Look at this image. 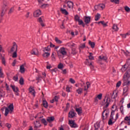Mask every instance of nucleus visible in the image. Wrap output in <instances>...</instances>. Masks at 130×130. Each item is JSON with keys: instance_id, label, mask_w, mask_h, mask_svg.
<instances>
[{"instance_id": "nucleus-1", "label": "nucleus", "mask_w": 130, "mask_h": 130, "mask_svg": "<svg viewBox=\"0 0 130 130\" xmlns=\"http://www.w3.org/2000/svg\"><path fill=\"white\" fill-rule=\"evenodd\" d=\"M110 98H109V94L107 93L105 97L104 100L102 102V105L103 107L104 111L102 113V118L103 119H106L109 115V110L106 109L109 106L111 102Z\"/></svg>"}, {"instance_id": "nucleus-2", "label": "nucleus", "mask_w": 130, "mask_h": 130, "mask_svg": "<svg viewBox=\"0 0 130 130\" xmlns=\"http://www.w3.org/2000/svg\"><path fill=\"white\" fill-rule=\"evenodd\" d=\"M122 81H123V86H129L130 72H126L124 74Z\"/></svg>"}, {"instance_id": "nucleus-3", "label": "nucleus", "mask_w": 130, "mask_h": 130, "mask_svg": "<svg viewBox=\"0 0 130 130\" xmlns=\"http://www.w3.org/2000/svg\"><path fill=\"white\" fill-rule=\"evenodd\" d=\"M14 111V105L13 104H11L8 107L5 108V116H8V114L9 113H13Z\"/></svg>"}, {"instance_id": "nucleus-4", "label": "nucleus", "mask_w": 130, "mask_h": 130, "mask_svg": "<svg viewBox=\"0 0 130 130\" xmlns=\"http://www.w3.org/2000/svg\"><path fill=\"white\" fill-rule=\"evenodd\" d=\"M90 86H91V84L89 82H87L86 84H85L84 82H82V83H80V86L83 88V90L85 92H88V89H89V87H90Z\"/></svg>"}, {"instance_id": "nucleus-5", "label": "nucleus", "mask_w": 130, "mask_h": 130, "mask_svg": "<svg viewBox=\"0 0 130 130\" xmlns=\"http://www.w3.org/2000/svg\"><path fill=\"white\" fill-rule=\"evenodd\" d=\"M57 53L58 55H59V54H62L63 56H65V55H67V52L64 47H61L58 51Z\"/></svg>"}, {"instance_id": "nucleus-6", "label": "nucleus", "mask_w": 130, "mask_h": 130, "mask_svg": "<svg viewBox=\"0 0 130 130\" xmlns=\"http://www.w3.org/2000/svg\"><path fill=\"white\" fill-rule=\"evenodd\" d=\"M29 93L33 96V97H35L36 92H35V89H34V87L33 86H30L29 88Z\"/></svg>"}, {"instance_id": "nucleus-7", "label": "nucleus", "mask_w": 130, "mask_h": 130, "mask_svg": "<svg viewBox=\"0 0 130 130\" xmlns=\"http://www.w3.org/2000/svg\"><path fill=\"white\" fill-rule=\"evenodd\" d=\"M30 54H29V55H38V54H39V52L37 48H34L30 51Z\"/></svg>"}, {"instance_id": "nucleus-8", "label": "nucleus", "mask_w": 130, "mask_h": 130, "mask_svg": "<svg viewBox=\"0 0 130 130\" xmlns=\"http://www.w3.org/2000/svg\"><path fill=\"white\" fill-rule=\"evenodd\" d=\"M18 50V45L16 43H13L12 47L11 48V51L12 52H17Z\"/></svg>"}, {"instance_id": "nucleus-9", "label": "nucleus", "mask_w": 130, "mask_h": 130, "mask_svg": "<svg viewBox=\"0 0 130 130\" xmlns=\"http://www.w3.org/2000/svg\"><path fill=\"white\" fill-rule=\"evenodd\" d=\"M69 124L71 127H78V125L75 123V121L72 120H69Z\"/></svg>"}, {"instance_id": "nucleus-10", "label": "nucleus", "mask_w": 130, "mask_h": 130, "mask_svg": "<svg viewBox=\"0 0 130 130\" xmlns=\"http://www.w3.org/2000/svg\"><path fill=\"white\" fill-rule=\"evenodd\" d=\"M124 122H125L126 124H127V125H130V115L125 117L124 119Z\"/></svg>"}, {"instance_id": "nucleus-11", "label": "nucleus", "mask_w": 130, "mask_h": 130, "mask_svg": "<svg viewBox=\"0 0 130 130\" xmlns=\"http://www.w3.org/2000/svg\"><path fill=\"white\" fill-rule=\"evenodd\" d=\"M41 15V11L39 9L36 10L34 12V16L36 18L37 17H39Z\"/></svg>"}, {"instance_id": "nucleus-12", "label": "nucleus", "mask_w": 130, "mask_h": 130, "mask_svg": "<svg viewBox=\"0 0 130 130\" xmlns=\"http://www.w3.org/2000/svg\"><path fill=\"white\" fill-rule=\"evenodd\" d=\"M102 99V93H100L94 98V102L97 103L99 100H101Z\"/></svg>"}, {"instance_id": "nucleus-13", "label": "nucleus", "mask_w": 130, "mask_h": 130, "mask_svg": "<svg viewBox=\"0 0 130 130\" xmlns=\"http://www.w3.org/2000/svg\"><path fill=\"white\" fill-rule=\"evenodd\" d=\"M94 8L95 9H96L97 8L99 10H103V9L105 8V5L104 4H100L98 6H95Z\"/></svg>"}, {"instance_id": "nucleus-14", "label": "nucleus", "mask_w": 130, "mask_h": 130, "mask_svg": "<svg viewBox=\"0 0 130 130\" xmlns=\"http://www.w3.org/2000/svg\"><path fill=\"white\" fill-rule=\"evenodd\" d=\"M38 21H39V23H40V24L42 27H44L45 26V25L44 24V23H43V22L44 21V19H43V18H42V17L39 18Z\"/></svg>"}, {"instance_id": "nucleus-15", "label": "nucleus", "mask_w": 130, "mask_h": 130, "mask_svg": "<svg viewBox=\"0 0 130 130\" xmlns=\"http://www.w3.org/2000/svg\"><path fill=\"white\" fill-rule=\"evenodd\" d=\"M41 126V124H40V122L38 121H36L35 122V128H39Z\"/></svg>"}, {"instance_id": "nucleus-16", "label": "nucleus", "mask_w": 130, "mask_h": 130, "mask_svg": "<svg viewBox=\"0 0 130 130\" xmlns=\"http://www.w3.org/2000/svg\"><path fill=\"white\" fill-rule=\"evenodd\" d=\"M114 122H115V120H114V119H113V117H110L108 121L109 125H112V124H113Z\"/></svg>"}, {"instance_id": "nucleus-17", "label": "nucleus", "mask_w": 130, "mask_h": 130, "mask_svg": "<svg viewBox=\"0 0 130 130\" xmlns=\"http://www.w3.org/2000/svg\"><path fill=\"white\" fill-rule=\"evenodd\" d=\"M10 86L13 89V90L14 91V92L17 93V92L19 91V89H18V87H16L15 85H13L11 84Z\"/></svg>"}, {"instance_id": "nucleus-18", "label": "nucleus", "mask_w": 130, "mask_h": 130, "mask_svg": "<svg viewBox=\"0 0 130 130\" xmlns=\"http://www.w3.org/2000/svg\"><path fill=\"white\" fill-rule=\"evenodd\" d=\"M5 7H7V5L4 4L2 8V14H1L2 17H3L4 15H5V13H6V11H7V9L5 8Z\"/></svg>"}, {"instance_id": "nucleus-19", "label": "nucleus", "mask_w": 130, "mask_h": 130, "mask_svg": "<svg viewBox=\"0 0 130 130\" xmlns=\"http://www.w3.org/2000/svg\"><path fill=\"white\" fill-rule=\"evenodd\" d=\"M75 110L77 112L78 114L80 115V114H82V108H75Z\"/></svg>"}, {"instance_id": "nucleus-20", "label": "nucleus", "mask_w": 130, "mask_h": 130, "mask_svg": "<svg viewBox=\"0 0 130 130\" xmlns=\"http://www.w3.org/2000/svg\"><path fill=\"white\" fill-rule=\"evenodd\" d=\"M67 5H68L69 9H72V8H74V3L71 1L68 2Z\"/></svg>"}, {"instance_id": "nucleus-21", "label": "nucleus", "mask_w": 130, "mask_h": 130, "mask_svg": "<svg viewBox=\"0 0 130 130\" xmlns=\"http://www.w3.org/2000/svg\"><path fill=\"white\" fill-rule=\"evenodd\" d=\"M54 120V117L52 116V117H48L47 118V121L48 122H52Z\"/></svg>"}, {"instance_id": "nucleus-22", "label": "nucleus", "mask_w": 130, "mask_h": 130, "mask_svg": "<svg viewBox=\"0 0 130 130\" xmlns=\"http://www.w3.org/2000/svg\"><path fill=\"white\" fill-rule=\"evenodd\" d=\"M110 95H112V98H113V99H115V98H116L117 97V92H116V91H114L113 92V93H110Z\"/></svg>"}, {"instance_id": "nucleus-23", "label": "nucleus", "mask_w": 130, "mask_h": 130, "mask_svg": "<svg viewBox=\"0 0 130 130\" xmlns=\"http://www.w3.org/2000/svg\"><path fill=\"white\" fill-rule=\"evenodd\" d=\"M50 50V47L49 46H47V47H45L43 48V51L45 53L49 52Z\"/></svg>"}, {"instance_id": "nucleus-24", "label": "nucleus", "mask_w": 130, "mask_h": 130, "mask_svg": "<svg viewBox=\"0 0 130 130\" xmlns=\"http://www.w3.org/2000/svg\"><path fill=\"white\" fill-rule=\"evenodd\" d=\"M112 29L113 30L117 31L118 30H119V28H118V26H117V24H114L112 26Z\"/></svg>"}, {"instance_id": "nucleus-25", "label": "nucleus", "mask_w": 130, "mask_h": 130, "mask_svg": "<svg viewBox=\"0 0 130 130\" xmlns=\"http://www.w3.org/2000/svg\"><path fill=\"white\" fill-rule=\"evenodd\" d=\"M99 59L101 60H107V56L104 55H100L99 56Z\"/></svg>"}, {"instance_id": "nucleus-26", "label": "nucleus", "mask_w": 130, "mask_h": 130, "mask_svg": "<svg viewBox=\"0 0 130 130\" xmlns=\"http://www.w3.org/2000/svg\"><path fill=\"white\" fill-rule=\"evenodd\" d=\"M75 115H76V114L73 111H71L69 113V117H70V118H73Z\"/></svg>"}, {"instance_id": "nucleus-27", "label": "nucleus", "mask_w": 130, "mask_h": 130, "mask_svg": "<svg viewBox=\"0 0 130 130\" xmlns=\"http://www.w3.org/2000/svg\"><path fill=\"white\" fill-rule=\"evenodd\" d=\"M60 12H61L62 14H63L64 15H66V16L69 15V12H68L67 11V10H66L63 8L60 9Z\"/></svg>"}, {"instance_id": "nucleus-28", "label": "nucleus", "mask_w": 130, "mask_h": 130, "mask_svg": "<svg viewBox=\"0 0 130 130\" xmlns=\"http://www.w3.org/2000/svg\"><path fill=\"white\" fill-rule=\"evenodd\" d=\"M20 71L21 74H24V73H25V67L24 65H21L20 67Z\"/></svg>"}, {"instance_id": "nucleus-29", "label": "nucleus", "mask_w": 130, "mask_h": 130, "mask_svg": "<svg viewBox=\"0 0 130 130\" xmlns=\"http://www.w3.org/2000/svg\"><path fill=\"white\" fill-rule=\"evenodd\" d=\"M50 56V53L49 52H46V53L44 52V53L43 54V56L45 58H47L49 57Z\"/></svg>"}, {"instance_id": "nucleus-30", "label": "nucleus", "mask_w": 130, "mask_h": 130, "mask_svg": "<svg viewBox=\"0 0 130 130\" xmlns=\"http://www.w3.org/2000/svg\"><path fill=\"white\" fill-rule=\"evenodd\" d=\"M91 21V17H86L85 19V24H89Z\"/></svg>"}, {"instance_id": "nucleus-31", "label": "nucleus", "mask_w": 130, "mask_h": 130, "mask_svg": "<svg viewBox=\"0 0 130 130\" xmlns=\"http://www.w3.org/2000/svg\"><path fill=\"white\" fill-rule=\"evenodd\" d=\"M102 24L103 26V27H107V26H108V25L107 24L108 23V22H106L104 21H100L99 22H98V24Z\"/></svg>"}, {"instance_id": "nucleus-32", "label": "nucleus", "mask_w": 130, "mask_h": 130, "mask_svg": "<svg viewBox=\"0 0 130 130\" xmlns=\"http://www.w3.org/2000/svg\"><path fill=\"white\" fill-rule=\"evenodd\" d=\"M86 60L87 66H89L91 69H94V66H93V63H92V62H89V59H87Z\"/></svg>"}, {"instance_id": "nucleus-33", "label": "nucleus", "mask_w": 130, "mask_h": 130, "mask_svg": "<svg viewBox=\"0 0 130 130\" xmlns=\"http://www.w3.org/2000/svg\"><path fill=\"white\" fill-rule=\"evenodd\" d=\"M100 17H101V15H100V14L99 13H97V14L95 16V21H99Z\"/></svg>"}, {"instance_id": "nucleus-34", "label": "nucleus", "mask_w": 130, "mask_h": 130, "mask_svg": "<svg viewBox=\"0 0 130 130\" xmlns=\"http://www.w3.org/2000/svg\"><path fill=\"white\" fill-rule=\"evenodd\" d=\"M120 111L121 114H122L123 115L124 114V109L123 108V106H121L120 107Z\"/></svg>"}, {"instance_id": "nucleus-35", "label": "nucleus", "mask_w": 130, "mask_h": 130, "mask_svg": "<svg viewBox=\"0 0 130 130\" xmlns=\"http://www.w3.org/2000/svg\"><path fill=\"white\" fill-rule=\"evenodd\" d=\"M88 44L90 45L91 48H94L95 47V43L91 42V41H89Z\"/></svg>"}, {"instance_id": "nucleus-36", "label": "nucleus", "mask_w": 130, "mask_h": 130, "mask_svg": "<svg viewBox=\"0 0 130 130\" xmlns=\"http://www.w3.org/2000/svg\"><path fill=\"white\" fill-rule=\"evenodd\" d=\"M0 78H5V75L4 72H3V69L0 68Z\"/></svg>"}, {"instance_id": "nucleus-37", "label": "nucleus", "mask_w": 130, "mask_h": 130, "mask_svg": "<svg viewBox=\"0 0 130 130\" xmlns=\"http://www.w3.org/2000/svg\"><path fill=\"white\" fill-rule=\"evenodd\" d=\"M76 92L78 94H82L83 93V89L82 88H79L77 89Z\"/></svg>"}, {"instance_id": "nucleus-38", "label": "nucleus", "mask_w": 130, "mask_h": 130, "mask_svg": "<svg viewBox=\"0 0 130 130\" xmlns=\"http://www.w3.org/2000/svg\"><path fill=\"white\" fill-rule=\"evenodd\" d=\"M100 127V124L99 123H96L94 124V127L95 129L94 130H98V128Z\"/></svg>"}, {"instance_id": "nucleus-39", "label": "nucleus", "mask_w": 130, "mask_h": 130, "mask_svg": "<svg viewBox=\"0 0 130 130\" xmlns=\"http://www.w3.org/2000/svg\"><path fill=\"white\" fill-rule=\"evenodd\" d=\"M0 95L1 96H5L6 95V92L1 88H0Z\"/></svg>"}, {"instance_id": "nucleus-40", "label": "nucleus", "mask_w": 130, "mask_h": 130, "mask_svg": "<svg viewBox=\"0 0 130 130\" xmlns=\"http://www.w3.org/2000/svg\"><path fill=\"white\" fill-rule=\"evenodd\" d=\"M67 46H69V47H74V46H75V44L70 42L67 44Z\"/></svg>"}, {"instance_id": "nucleus-41", "label": "nucleus", "mask_w": 130, "mask_h": 130, "mask_svg": "<svg viewBox=\"0 0 130 130\" xmlns=\"http://www.w3.org/2000/svg\"><path fill=\"white\" fill-rule=\"evenodd\" d=\"M88 57H89V59H91V60L94 59V56H93V53H89V55Z\"/></svg>"}, {"instance_id": "nucleus-42", "label": "nucleus", "mask_w": 130, "mask_h": 130, "mask_svg": "<svg viewBox=\"0 0 130 130\" xmlns=\"http://www.w3.org/2000/svg\"><path fill=\"white\" fill-rule=\"evenodd\" d=\"M19 84L20 85H24V78L23 77H21L19 80Z\"/></svg>"}, {"instance_id": "nucleus-43", "label": "nucleus", "mask_w": 130, "mask_h": 130, "mask_svg": "<svg viewBox=\"0 0 130 130\" xmlns=\"http://www.w3.org/2000/svg\"><path fill=\"white\" fill-rule=\"evenodd\" d=\"M79 25H82L83 27H85V24H84V22L81 19L79 20L78 21Z\"/></svg>"}, {"instance_id": "nucleus-44", "label": "nucleus", "mask_w": 130, "mask_h": 130, "mask_svg": "<svg viewBox=\"0 0 130 130\" xmlns=\"http://www.w3.org/2000/svg\"><path fill=\"white\" fill-rule=\"evenodd\" d=\"M55 41H56V43H58V44H61V43H62V42L59 40L57 38H55Z\"/></svg>"}, {"instance_id": "nucleus-45", "label": "nucleus", "mask_w": 130, "mask_h": 130, "mask_svg": "<svg viewBox=\"0 0 130 130\" xmlns=\"http://www.w3.org/2000/svg\"><path fill=\"white\" fill-rule=\"evenodd\" d=\"M43 104L45 108H47V107H48V104L47 103V102H46V101H44Z\"/></svg>"}, {"instance_id": "nucleus-46", "label": "nucleus", "mask_w": 130, "mask_h": 130, "mask_svg": "<svg viewBox=\"0 0 130 130\" xmlns=\"http://www.w3.org/2000/svg\"><path fill=\"white\" fill-rule=\"evenodd\" d=\"M86 47V44H82L80 45L79 47V49L81 50V49H83Z\"/></svg>"}, {"instance_id": "nucleus-47", "label": "nucleus", "mask_w": 130, "mask_h": 130, "mask_svg": "<svg viewBox=\"0 0 130 130\" xmlns=\"http://www.w3.org/2000/svg\"><path fill=\"white\" fill-rule=\"evenodd\" d=\"M5 87L7 91H11V88L9 86V85H8V83H5Z\"/></svg>"}, {"instance_id": "nucleus-48", "label": "nucleus", "mask_w": 130, "mask_h": 130, "mask_svg": "<svg viewBox=\"0 0 130 130\" xmlns=\"http://www.w3.org/2000/svg\"><path fill=\"white\" fill-rule=\"evenodd\" d=\"M42 122L44 124V125H47V121H46V120L45 119H42L41 120Z\"/></svg>"}, {"instance_id": "nucleus-49", "label": "nucleus", "mask_w": 130, "mask_h": 130, "mask_svg": "<svg viewBox=\"0 0 130 130\" xmlns=\"http://www.w3.org/2000/svg\"><path fill=\"white\" fill-rule=\"evenodd\" d=\"M75 21L78 22L79 20H80V16L77 15H75Z\"/></svg>"}, {"instance_id": "nucleus-50", "label": "nucleus", "mask_w": 130, "mask_h": 130, "mask_svg": "<svg viewBox=\"0 0 130 130\" xmlns=\"http://www.w3.org/2000/svg\"><path fill=\"white\" fill-rule=\"evenodd\" d=\"M120 85H121V81H119L116 84V88H119V87H120Z\"/></svg>"}, {"instance_id": "nucleus-51", "label": "nucleus", "mask_w": 130, "mask_h": 130, "mask_svg": "<svg viewBox=\"0 0 130 130\" xmlns=\"http://www.w3.org/2000/svg\"><path fill=\"white\" fill-rule=\"evenodd\" d=\"M111 3H114V4H119V0H111Z\"/></svg>"}, {"instance_id": "nucleus-52", "label": "nucleus", "mask_w": 130, "mask_h": 130, "mask_svg": "<svg viewBox=\"0 0 130 130\" xmlns=\"http://www.w3.org/2000/svg\"><path fill=\"white\" fill-rule=\"evenodd\" d=\"M71 89H72V87H71L70 86H67L66 88L67 92H71Z\"/></svg>"}, {"instance_id": "nucleus-53", "label": "nucleus", "mask_w": 130, "mask_h": 130, "mask_svg": "<svg viewBox=\"0 0 130 130\" xmlns=\"http://www.w3.org/2000/svg\"><path fill=\"white\" fill-rule=\"evenodd\" d=\"M13 80L15 82H18L19 78H18V76L16 75L13 77Z\"/></svg>"}, {"instance_id": "nucleus-54", "label": "nucleus", "mask_w": 130, "mask_h": 130, "mask_svg": "<svg viewBox=\"0 0 130 130\" xmlns=\"http://www.w3.org/2000/svg\"><path fill=\"white\" fill-rule=\"evenodd\" d=\"M59 96L56 95L55 96L54 98H53L55 102H57L58 101V99H59Z\"/></svg>"}, {"instance_id": "nucleus-55", "label": "nucleus", "mask_w": 130, "mask_h": 130, "mask_svg": "<svg viewBox=\"0 0 130 130\" xmlns=\"http://www.w3.org/2000/svg\"><path fill=\"white\" fill-rule=\"evenodd\" d=\"M124 9H125V11H126V12H127L128 13L130 12L129 7L126 6L124 7Z\"/></svg>"}, {"instance_id": "nucleus-56", "label": "nucleus", "mask_w": 130, "mask_h": 130, "mask_svg": "<svg viewBox=\"0 0 130 130\" xmlns=\"http://www.w3.org/2000/svg\"><path fill=\"white\" fill-rule=\"evenodd\" d=\"M128 90V87L127 86L124 87L123 88V93H126L127 91Z\"/></svg>"}, {"instance_id": "nucleus-57", "label": "nucleus", "mask_w": 130, "mask_h": 130, "mask_svg": "<svg viewBox=\"0 0 130 130\" xmlns=\"http://www.w3.org/2000/svg\"><path fill=\"white\" fill-rule=\"evenodd\" d=\"M17 52H14V53L12 54V57H13V58H15V57H17Z\"/></svg>"}, {"instance_id": "nucleus-58", "label": "nucleus", "mask_w": 130, "mask_h": 130, "mask_svg": "<svg viewBox=\"0 0 130 130\" xmlns=\"http://www.w3.org/2000/svg\"><path fill=\"white\" fill-rule=\"evenodd\" d=\"M63 68V64L62 63H59L58 66V69H61Z\"/></svg>"}, {"instance_id": "nucleus-59", "label": "nucleus", "mask_w": 130, "mask_h": 130, "mask_svg": "<svg viewBox=\"0 0 130 130\" xmlns=\"http://www.w3.org/2000/svg\"><path fill=\"white\" fill-rule=\"evenodd\" d=\"M70 82L72 84H75V83H76V81H75V80H74L73 78H70Z\"/></svg>"}, {"instance_id": "nucleus-60", "label": "nucleus", "mask_w": 130, "mask_h": 130, "mask_svg": "<svg viewBox=\"0 0 130 130\" xmlns=\"http://www.w3.org/2000/svg\"><path fill=\"white\" fill-rule=\"evenodd\" d=\"M121 71L122 72H125V71H126V68H125V65H124V66H123L121 68Z\"/></svg>"}, {"instance_id": "nucleus-61", "label": "nucleus", "mask_w": 130, "mask_h": 130, "mask_svg": "<svg viewBox=\"0 0 130 130\" xmlns=\"http://www.w3.org/2000/svg\"><path fill=\"white\" fill-rule=\"evenodd\" d=\"M0 52H5V50L3 48V46L0 45Z\"/></svg>"}, {"instance_id": "nucleus-62", "label": "nucleus", "mask_w": 130, "mask_h": 130, "mask_svg": "<svg viewBox=\"0 0 130 130\" xmlns=\"http://www.w3.org/2000/svg\"><path fill=\"white\" fill-rule=\"evenodd\" d=\"M72 54H73V55H75V54H77V52L76 51V49H72Z\"/></svg>"}, {"instance_id": "nucleus-63", "label": "nucleus", "mask_w": 130, "mask_h": 130, "mask_svg": "<svg viewBox=\"0 0 130 130\" xmlns=\"http://www.w3.org/2000/svg\"><path fill=\"white\" fill-rule=\"evenodd\" d=\"M48 7V4H43L42 5V8L43 9H45V8Z\"/></svg>"}, {"instance_id": "nucleus-64", "label": "nucleus", "mask_w": 130, "mask_h": 130, "mask_svg": "<svg viewBox=\"0 0 130 130\" xmlns=\"http://www.w3.org/2000/svg\"><path fill=\"white\" fill-rule=\"evenodd\" d=\"M51 57H52V60L54 61L55 60V57H54V54L53 53H52L51 55Z\"/></svg>"}]
</instances>
